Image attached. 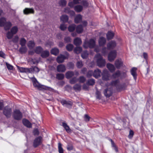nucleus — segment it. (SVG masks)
<instances>
[{
  "mask_svg": "<svg viewBox=\"0 0 153 153\" xmlns=\"http://www.w3.org/2000/svg\"><path fill=\"white\" fill-rule=\"evenodd\" d=\"M12 26L10 22H7L6 19L4 17H2L0 19V26H4V29L6 30H9Z\"/></svg>",
  "mask_w": 153,
  "mask_h": 153,
  "instance_id": "nucleus-1",
  "label": "nucleus"
},
{
  "mask_svg": "<svg viewBox=\"0 0 153 153\" xmlns=\"http://www.w3.org/2000/svg\"><path fill=\"white\" fill-rule=\"evenodd\" d=\"M95 58L97 60V64L98 66L101 67L105 65V60L102 59V56L100 54H97L95 56Z\"/></svg>",
  "mask_w": 153,
  "mask_h": 153,
  "instance_id": "nucleus-2",
  "label": "nucleus"
},
{
  "mask_svg": "<svg viewBox=\"0 0 153 153\" xmlns=\"http://www.w3.org/2000/svg\"><path fill=\"white\" fill-rule=\"evenodd\" d=\"M95 44V41L93 39H91L88 42L85 40L83 46L85 48L88 47L91 48L94 46Z\"/></svg>",
  "mask_w": 153,
  "mask_h": 153,
  "instance_id": "nucleus-3",
  "label": "nucleus"
},
{
  "mask_svg": "<svg viewBox=\"0 0 153 153\" xmlns=\"http://www.w3.org/2000/svg\"><path fill=\"white\" fill-rule=\"evenodd\" d=\"M18 31V28L16 26L13 27L11 29L10 32H8L7 34V37L9 39H11L13 35L16 33Z\"/></svg>",
  "mask_w": 153,
  "mask_h": 153,
  "instance_id": "nucleus-4",
  "label": "nucleus"
},
{
  "mask_svg": "<svg viewBox=\"0 0 153 153\" xmlns=\"http://www.w3.org/2000/svg\"><path fill=\"white\" fill-rule=\"evenodd\" d=\"M65 56L62 54H60L57 58L56 61L58 63H60L63 62L65 59L67 58L68 56V53L66 52Z\"/></svg>",
  "mask_w": 153,
  "mask_h": 153,
  "instance_id": "nucleus-5",
  "label": "nucleus"
},
{
  "mask_svg": "<svg viewBox=\"0 0 153 153\" xmlns=\"http://www.w3.org/2000/svg\"><path fill=\"white\" fill-rule=\"evenodd\" d=\"M117 52L116 51H113L110 52L108 56V60L110 62L113 61L116 57Z\"/></svg>",
  "mask_w": 153,
  "mask_h": 153,
  "instance_id": "nucleus-6",
  "label": "nucleus"
},
{
  "mask_svg": "<svg viewBox=\"0 0 153 153\" xmlns=\"http://www.w3.org/2000/svg\"><path fill=\"white\" fill-rule=\"evenodd\" d=\"M117 52L116 51H113L110 52L108 56V60L110 62L113 61L116 57Z\"/></svg>",
  "mask_w": 153,
  "mask_h": 153,
  "instance_id": "nucleus-7",
  "label": "nucleus"
},
{
  "mask_svg": "<svg viewBox=\"0 0 153 153\" xmlns=\"http://www.w3.org/2000/svg\"><path fill=\"white\" fill-rule=\"evenodd\" d=\"M61 102L62 105L68 108L71 107L73 105L72 102L68 100L62 99L61 100Z\"/></svg>",
  "mask_w": 153,
  "mask_h": 153,
  "instance_id": "nucleus-8",
  "label": "nucleus"
},
{
  "mask_svg": "<svg viewBox=\"0 0 153 153\" xmlns=\"http://www.w3.org/2000/svg\"><path fill=\"white\" fill-rule=\"evenodd\" d=\"M13 117L15 119L17 120L21 119L22 117V113L18 110H16L14 111Z\"/></svg>",
  "mask_w": 153,
  "mask_h": 153,
  "instance_id": "nucleus-9",
  "label": "nucleus"
},
{
  "mask_svg": "<svg viewBox=\"0 0 153 153\" xmlns=\"http://www.w3.org/2000/svg\"><path fill=\"white\" fill-rule=\"evenodd\" d=\"M111 78L110 75L108 71L106 70H104L103 71L102 79L104 80H108Z\"/></svg>",
  "mask_w": 153,
  "mask_h": 153,
  "instance_id": "nucleus-10",
  "label": "nucleus"
},
{
  "mask_svg": "<svg viewBox=\"0 0 153 153\" xmlns=\"http://www.w3.org/2000/svg\"><path fill=\"white\" fill-rule=\"evenodd\" d=\"M116 46L115 42L111 41L108 42L107 45V48L108 50H111L114 48Z\"/></svg>",
  "mask_w": 153,
  "mask_h": 153,
  "instance_id": "nucleus-11",
  "label": "nucleus"
},
{
  "mask_svg": "<svg viewBox=\"0 0 153 153\" xmlns=\"http://www.w3.org/2000/svg\"><path fill=\"white\" fill-rule=\"evenodd\" d=\"M11 111V109L6 106L5 107L4 109L3 113L7 117H9L10 116Z\"/></svg>",
  "mask_w": 153,
  "mask_h": 153,
  "instance_id": "nucleus-12",
  "label": "nucleus"
},
{
  "mask_svg": "<svg viewBox=\"0 0 153 153\" xmlns=\"http://www.w3.org/2000/svg\"><path fill=\"white\" fill-rule=\"evenodd\" d=\"M114 65L117 69H120L123 65V62L121 59H117L115 61Z\"/></svg>",
  "mask_w": 153,
  "mask_h": 153,
  "instance_id": "nucleus-13",
  "label": "nucleus"
},
{
  "mask_svg": "<svg viewBox=\"0 0 153 153\" xmlns=\"http://www.w3.org/2000/svg\"><path fill=\"white\" fill-rule=\"evenodd\" d=\"M42 143V137H40L36 138L34 140L33 146L35 147H36L41 144Z\"/></svg>",
  "mask_w": 153,
  "mask_h": 153,
  "instance_id": "nucleus-14",
  "label": "nucleus"
},
{
  "mask_svg": "<svg viewBox=\"0 0 153 153\" xmlns=\"http://www.w3.org/2000/svg\"><path fill=\"white\" fill-rule=\"evenodd\" d=\"M112 92V88H108L105 89L104 91V95L106 97H109L111 95Z\"/></svg>",
  "mask_w": 153,
  "mask_h": 153,
  "instance_id": "nucleus-15",
  "label": "nucleus"
},
{
  "mask_svg": "<svg viewBox=\"0 0 153 153\" xmlns=\"http://www.w3.org/2000/svg\"><path fill=\"white\" fill-rule=\"evenodd\" d=\"M32 81L33 82V85L35 87L39 89L41 88V85L39 84L35 78H33Z\"/></svg>",
  "mask_w": 153,
  "mask_h": 153,
  "instance_id": "nucleus-16",
  "label": "nucleus"
},
{
  "mask_svg": "<svg viewBox=\"0 0 153 153\" xmlns=\"http://www.w3.org/2000/svg\"><path fill=\"white\" fill-rule=\"evenodd\" d=\"M57 71L59 72H64L66 70V68L64 65L61 64L58 65L57 67Z\"/></svg>",
  "mask_w": 153,
  "mask_h": 153,
  "instance_id": "nucleus-17",
  "label": "nucleus"
},
{
  "mask_svg": "<svg viewBox=\"0 0 153 153\" xmlns=\"http://www.w3.org/2000/svg\"><path fill=\"white\" fill-rule=\"evenodd\" d=\"M17 68L21 72L29 73L30 71L29 68L21 67L18 66H17Z\"/></svg>",
  "mask_w": 153,
  "mask_h": 153,
  "instance_id": "nucleus-18",
  "label": "nucleus"
},
{
  "mask_svg": "<svg viewBox=\"0 0 153 153\" xmlns=\"http://www.w3.org/2000/svg\"><path fill=\"white\" fill-rule=\"evenodd\" d=\"M101 73V71L99 69H97L94 71L93 76L95 78H98L100 76Z\"/></svg>",
  "mask_w": 153,
  "mask_h": 153,
  "instance_id": "nucleus-19",
  "label": "nucleus"
},
{
  "mask_svg": "<svg viewBox=\"0 0 153 153\" xmlns=\"http://www.w3.org/2000/svg\"><path fill=\"white\" fill-rule=\"evenodd\" d=\"M106 42V39L103 37H100L99 40V45L100 46H102L105 45Z\"/></svg>",
  "mask_w": 153,
  "mask_h": 153,
  "instance_id": "nucleus-20",
  "label": "nucleus"
},
{
  "mask_svg": "<svg viewBox=\"0 0 153 153\" xmlns=\"http://www.w3.org/2000/svg\"><path fill=\"white\" fill-rule=\"evenodd\" d=\"M23 12L25 14H28L30 13H33L34 10L32 8H26L24 10Z\"/></svg>",
  "mask_w": 153,
  "mask_h": 153,
  "instance_id": "nucleus-21",
  "label": "nucleus"
},
{
  "mask_svg": "<svg viewBox=\"0 0 153 153\" xmlns=\"http://www.w3.org/2000/svg\"><path fill=\"white\" fill-rule=\"evenodd\" d=\"M29 69L30 71L29 73H36L38 72L39 71V68L36 66L32 67Z\"/></svg>",
  "mask_w": 153,
  "mask_h": 153,
  "instance_id": "nucleus-22",
  "label": "nucleus"
},
{
  "mask_svg": "<svg viewBox=\"0 0 153 153\" xmlns=\"http://www.w3.org/2000/svg\"><path fill=\"white\" fill-rule=\"evenodd\" d=\"M107 67L108 69L112 72H114L115 69L114 66L111 63H108L107 65Z\"/></svg>",
  "mask_w": 153,
  "mask_h": 153,
  "instance_id": "nucleus-23",
  "label": "nucleus"
},
{
  "mask_svg": "<svg viewBox=\"0 0 153 153\" xmlns=\"http://www.w3.org/2000/svg\"><path fill=\"white\" fill-rule=\"evenodd\" d=\"M49 54V52L48 51H42L41 53V56L42 58H45L48 56Z\"/></svg>",
  "mask_w": 153,
  "mask_h": 153,
  "instance_id": "nucleus-24",
  "label": "nucleus"
},
{
  "mask_svg": "<svg viewBox=\"0 0 153 153\" xmlns=\"http://www.w3.org/2000/svg\"><path fill=\"white\" fill-rule=\"evenodd\" d=\"M82 42L80 38H76L74 40V44L76 46H78L81 45Z\"/></svg>",
  "mask_w": 153,
  "mask_h": 153,
  "instance_id": "nucleus-25",
  "label": "nucleus"
},
{
  "mask_svg": "<svg viewBox=\"0 0 153 153\" xmlns=\"http://www.w3.org/2000/svg\"><path fill=\"white\" fill-rule=\"evenodd\" d=\"M64 12L66 13H69L71 16H74L75 14L74 11L70 10V9L68 7L65 8Z\"/></svg>",
  "mask_w": 153,
  "mask_h": 153,
  "instance_id": "nucleus-26",
  "label": "nucleus"
},
{
  "mask_svg": "<svg viewBox=\"0 0 153 153\" xmlns=\"http://www.w3.org/2000/svg\"><path fill=\"white\" fill-rule=\"evenodd\" d=\"M22 122L24 125L26 127L28 128H30L31 127V124L28 120L24 119L22 120Z\"/></svg>",
  "mask_w": 153,
  "mask_h": 153,
  "instance_id": "nucleus-27",
  "label": "nucleus"
},
{
  "mask_svg": "<svg viewBox=\"0 0 153 153\" xmlns=\"http://www.w3.org/2000/svg\"><path fill=\"white\" fill-rule=\"evenodd\" d=\"M82 16L80 15H77L75 18L74 21L76 23L80 22L82 20Z\"/></svg>",
  "mask_w": 153,
  "mask_h": 153,
  "instance_id": "nucleus-28",
  "label": "nucleus"
},
{
  "mask_svg": "<svg viewBox=\"0 0 153 153\" xmlns=\"http://www.w3.org/2000/svg\"><path fill=\"white\" fill-rule=\"evenodd\" d=\"M62 126L68 133H70L71 132V130L66 123H62Z\"/></svg>",
  "mask_w": 153,
  "mask_h": 153,
  "instance_id": "nucleus-29",
  "label": "nucleus"
},
{
  "mask_svg": "<svg viewBox=\"0 0 153 153\" xmlns=\"http://www.w3.org/2000/svg\"><path fill=\"white\" fill-rule=\"evenodd\" d=\"M74 75V73L71 71H69L66 72L65 74L66 77L68 79L72 77Z\"/></svg>",
  "mask_w": 153,
  "mask_h": 153,
  "instance_id": "nucleus-30",
  "label": "nucleus"
},
{
  "mask_svg": "<svg viewBox=\"0 0 153 153\" xmlns=\"http://www.w3.org/2000/svg\"><path fill=\"white\" fill-rule=\"evenodd\" d=\"M59 50L57 48H54L52 49L51 51V53L55 56L57 55L59 53Z\"/></svg>",
  "mask_w": 153,
  "mask_h": 153,
  "instance_id": "nucleus-31",
  "label": "nucleus"
},
{
  "mask_svg": "<svg viewBox=\"0 0 153 153\" xmlns=\"http://www.w3.org/2000/svg\"><path fill=\"white\" fill-rule=\"evenodd\" d=\"M68 19V17L66 15H63L60 17L61 21L64 23L67 22Z\"/></svg>",
  "mask_w": 153,
  "mask_h": 153,
  "instance_id": "nucleus-32",
  "label": "nucleus"
},
{
  "mask_svg": "<svg viewBox=\"0 0 153 153\" xmlns=\"http://www.w3.org/2000/svg\"><path fill=\"white\" fill-rule=\"evenodd\" d=\"M82 9V7L80 5H77L74 7L75 10L77 12H79L81 11Z\"/></svg>",
  "mask_w": 153,
  "mask_h": 153,
  "instance_id": "nucleus-33",
  "label": "nucleus"
},
{
  "mask_svg": "<svg viewBox=\"0 0 153 153\" xmlns=\"http://www.w3.org/2000/svg\"><path fill=\"white\" fill-rule=\"evenodd\" d=\"M35 44L34 42L32 41H29L28 44L27 46L30 49H32L35 46Z\"/></svg>",
  "mask_w": 153,
  "mask_h": 153,
  "instance_id": "nucleus-34",
  "label": "nucleus"
},
{
  "mask_svg": "<svg viewBox=\"0 0 153 153\" xmlns=\"http://www.w3.org/2000/svg\"><path fill=\"white\" fill-rule=\"evenodd\" d=\"M136 70L137 68H133L131 70V74L133 76L134 78L136 79Z\"/></svg>",
  "mask_w": 153,
  "mask_h": 153,
  "instance_id": "nucleus-35",
  "label": "nucleus"
},
{
  "mask_svg": "<svg viewBox=\"0 0 153 153\" xmlns=\"http://www.w3.org/2000/svg\"><path fill=\"white\" fill-rule=\"evenodd\" d=\"M108 39L109 40L113 38L114 36V33L111 31H108L106 35Z\"/></svg>",
  "mask_w": 153,
  "mask_h": 153,
  "instance_id": "nucleus-36",
  "label": "nucleus"
},
{
  "mask_svg": "<svg viewBox=\"0 0 153 153\" xmlns=\"http://www.w3.org/2000/svg\"><path fill=\"white\" fill-rule=\"evenodd\" d=\"M121 76V73L119 71H117L115 73L113 74L112 77L113 78H116L119 77Z\"/></svg>",
  "mask_w": 153,
  "mask_h": 153,
  "instance_id": "nucleus-37",
  "label": "nucleus"
},
{
  "mask_svg": "<svg viewBox=\"0 0 153 153\" xmlns=\"http://www.w3.org/2000/svg\"><path fill=\"white\" fill-rule=\"evenodd\" d=\"M43 49L42 47L40 46L36 47L35 50V52L38 54L41 53Z\"/></svg>",
  "mask_w": 153,
  "mask_h": 153,
  "instance_id": "nucleus-38",
  "label": "nucleus"
},
{
  "mask_svg": "<svg viewBox=\"0 0 153 153\" xmlns=\"http://www.w3.org/2000/svg\"><path fill=\"white\" fill-rule=\"evenodd\" d=\"M76 31L78 33H80L83 31L82 27L81 25L78 26L76 28Z\"/></svg>",
  "mask_w": 153,
  "mask_h": 153,
  "instance_id": "nucleus-39",
  "label": "nucleus"
},
{
  "mask_svg": "<svg viewBox=\"0 0 153 153\" xmlns=\"http://www.w3.org/2000/svg\"><path fill=\"white\" fill-rule=\"evenodd\" d=\"M27 48L26 47H25L24 46H21V47L19 49V52L22 53H25L26 52H27Z\"/></svg>",
  "mask_w": 153,
  "mask_h": 153,
  "instance_id": "nucleus-40",
  "label": "nucleus"
},
{
  "mask_svg": "<svg viewBox=\"0 0 153 153\" xmlns=\"http://www.w3.org/2000/svg\"><path fill=\"white\" fill-rule=\"evenodd\" d=\"M95 83V80L94 79H90L88 80L87 84L88 85H94Z\"/></svg>",
  "mask_w": 153,
  "mask_h": 153,
  "instance_id": "nucleus-41",
  "label": "nucleus"
},
{
  "mask_svg": "<svg viewBox=\"0 0 153 153\" xmlns=\"http://www.w3.org/2000/svg\"><path fill=\"white\" fill-rule=\"evenodd\" d=\"M76 25L74 24H73L70 25L68 27V30L70 32H72L75 29Z\"/></svg>",
  "mask_w": 153,
  "mask_h": 153,
  "instance_id": "nucleus-42",
  "label": "nucleus"
},
{
  "mask_svg": "<svg viewBox=\"0 0 153 153\" xmlns=\"http://www.w3.org/2000/svg\"><path fill=\"white\" fill-rule=\"evenodd\" d=\"M74 89L76 91H79L81 90V86L80 84H76L73 87Z\"/></svg>",
  "mask_w": 153,
  "mask_h": 153,
  "instance_id": "nucleus-43",
  "label": "nucleus"
},
{
  "mask_svg": "<svg viewBox=\"0 0 153 153\" xmlns=\"http://www.w3.org/2000/svg\"><path fill=\"white\" fill-rule=\"evenodd\" d=\"M82 51V48L80 47H77L74 50V52L76 53H79Z\"/></svg>",
  "mask_w": 153,
  "mask_h": 153,
  "instance_id": "nucleus-44",
  "label": "nucleus"
},
{
  "mask_svg": "<svg viewBox=\"0 0 153 153\" xmlns=\"http://www.w3.org/2000/svg\"><path fill=\"white\" fill-rule=\"evenodd\" d=\"M64 77V75L62 74H56V78L59 80H62L63 79Z\"/></svg>",
  "mask_w": 153,
  "mask_h": 153,
  "instance_id": "nucleus-45",
  "label": "nucleus"
},
{
  "mask_svg": "<svg viewBox=\"0 0 153 153\" xmlns=\"http://www.w3.org/2000/svg\"><path fill=\"white\" fill-rule=\"evenodd\" d=\"M58 149L59 153H63V149L62 147V145L60 143L58 144Z\"/></svg>",
  "mask_w": 153,
  "mask_h": 153,
  "instance_id": "nucleus-46",
  "label": "nucleus"
},
{
  "mask_svg": "<svg viewBox=\"0 0 153 153\" xmlns=\"http://www.w3.org/2000/svg\"><path fill=\"white\" fill-rule=\"evenodd\" d=\"M73 47V45L71 44H69L66 46L67 50L69 51H71L72 50Z\"/></svg>",
  "mask_w": 153,
  "mask_h": 153,
  "instance_id": "nucleus-47",
  "label": "nucleus"
},
{
  "mask_svg": "<svg viewBox=\"0 0 153 153\" xmlns=\"http://www.w3.org/2000/svg\"><path fill=\"white\" fill-rule=\"evenodd\" d=\"M26 43V40L23 38H22L20 40V44L21 46H25Z\"/></svg>",
  "mask_w": 153,
  "mask_h": 153,
  "instance_id": "nucleus-48",
  "label": "nucleus"
},
{
  "mask_svg": "<svg viewBox=\"0 0 153 153\" xmlns=\"http://www.w3.org/2000/svg\"><path fill=\"white\" fill-rule=\"evenodd\" d=\"M80 3L85 7H87L88 5V3L85 0L82 1Z\"/></svg>",
  "mask_w": 153,
  "mask_h": 153,
  "instance_id": "nucleus-49",
  "label": "nucleus"
},
{
  "mask_svg": "<svg viewBox=\"0 0 153 153\" xmlns=\"http://www.w3.org/2000/svg\"><path fill=\"white\" fill-rule=\"evenodd\" d=\"M88 53L87 51L83 52L81 54V56L83 59L86 58L88 56Z\"/></svg>",
  "mask_w": 153,
  "mask_h": 153,
  "instance_id": "nucleus-50",
  "label": "nucleus"
},
{
  "mask_svg": "<svg viewBox=\"0 0 153 153\" xmlns=\"http://www.w3.org/2000/svg\"><path fill=\"white\" fill-rule=\"evenodd\" d=\"M59 4L61 6H65L66 4V1L65 0H61L59 1Z\"/></svg>",
  "mask_w": 153,
  "mask_h": 153,
  "instance_id": "nucleus-51",
  "label": "nucleus"
},
{
  "mask_svg": "<svg viewBox=\"0 0 153 153\" xmlns=\"http://www.w3.org/2000/svg\"><path fill=\"white\" fill-rule=\"evenodd\" d=\"M6 65L7 68L9 70H12L13 69V67L10 64L6 63Z\"/></svg>",
  "mask_w": 153,
  "mask_h": 153,
  "instance_id": "nucleus-52",
  "label": "nucleus"
},
{
  "mask_svg": "<svg viewBox=\"0 0 153 153\" xmlns=\"http://www.w3.org/2000/svg\"><path fill=\"white\" fill-rule=\"evenodd\" d=\"M77 81V79L76 77H74L71 79L70 81V82L71 84H74Z\"/></svg>",
  "mask_w": 153,
  "mask_h": 153,
  "instance_id": "nucleus-53",
  "label": "nucleus"
},
{
  "mask_svg": "<svg viewBox=\"0 0 153 153\" xmlns=\"http://www.w3.org/2000/svg\"><path fill=\"white\" fill-rule=\"evenodd\" d=\"M85 78L83 76H80L79 79V82L81 83H83L85 81Z\"/></svg>",
  "mask_w": 153,
  "mask_h": 153,
  "instance_id": "nucleus-54",
  "label": "nucleus"
},
{
  "mask_svg": "<svg viewBox=\"0 0 153 153\" xmlns=\"http://www.w3.org/2000/svg\"><path fill=\"white\" fill-rule=\"evenodd\" d=\"M96 97L97 99H100L101 97L100 92L97 90L96 92Z\"/></svg>",
  "mask_w": 153,
  "mask_h": 153,
  "instance_id": "nucleus-55",
  "label": "nucleus"
},
{
  "mask_svg": "<svg viewBox=\"0 0 153 153\" xmlns=\"http://www.w3.org/2000/svg\"><path fill=\"white\" fill-rule=\"evenodd\" d=\"M110 140L111 141L112 147H114V149L115 150V151L116 152H117L118 151V149L117 148L115 145L114 143L111 139Z\"/></svg>",
  "mask_w": 153,
  "mask_h": 153,
  "instance_id": "nucleus-56",
  "label": "nucleus"
},
{
  "mask_svg": "<svg viewBox=\"0 0 153 153\" xmlns=\"http://www.w3.org/2000/svg\"><path fill=\"white\" fill-rule=\"evenodd\" d=\"M67 28V26L64 24H61L60 27V28L62 30H65Z\"/></svg>",
  "mask_w": 153,
  "mask_h": 153,
  "instance_id": "nucleus-57",
  "label": "nucleus"
},
{
  "mask_svg": "<svg viewBox=\"0 0 153 153\" xmlns=\"http://www.w3.org/2000/svg\"><path fill=\"white\" fill-rule=\"evenodd\" d=\"M75 4L74 1L73 2L72 1H70L68 3V5L71 8H73L74 7V6L75 4Z\"/></svg>",
  "mask_w": 153,
  "mask_h": 153,
  "instance_id": "nucleus-58",
  "label": "nucleus"
},
{
  "mask_svg": "<svg viewBox=\"0 0 153 153\" xmlns=\"http://www.w3.org/2000/svg\"><path fill=\"white\" fill-rule=\"evenodd\" d=\"M83 66V64L82 62H78L77 63L76 66L79 68H81Z\"/></svg>",
  "mask_w": 153,
  "mask_h": 153,
  "instance_id": "nucleus-59",
  "label": "nucleus"
},
{
  "mask_svg": "<svg viewBox=\"0 0 153 153\" xmlns=\"http://www.w3.org/2000/svg\"><path fill=\"white\" fill-rule=\"evenodd\" d=\"M119 82L118 80H117L112 82L111 84L112 85L116 86Z\"/></svg>",
  "mask_w": 153,
  "mask_h": 153,
  "instance_id": "nucleus-60",
  "label": "nucleus"
},
{
  "mask_svg": "<svg viewBox=\"0 0 153 153\" xmlns=\"http://www.w3.org/2000/svg\"><path fill=\"white\" fill-rule=\"evenodd\" d=\"M133 135V131H132L130 130L129 131V134L128 136V138H131L132 137Z\"/></svg>",
  "mask_w": 153,
  "mask_h": 153,
  "instance_id": "nucleus-61",
  "label": "nucleus"
},
{
  "mask_svg": "<svg viewBox=\"0 0 153 153\" xmlns=\"http://www.w3.org/2000/svg\"><path fill=\"white\" fill-rule=\"evenodd\" d=\"M94 73L93 71H88L87 74V76L88 77H90L92 76L93 75Z\"/></svg>",
  "mask_w": 153,
  "mask_h": 153,
  "instance_id": "nucleus-62",
  "label": "nucleus"
},
{
  "mask_svg": "<svg viewBox=\"0 0 153 153\" xmlns=\"http://www.w3.org/2000/svg\"><path fill=\"white\" fill-rule=\"evenodd\" d=\"M65 41L66 42H71V39L69 37H66L64 39Z\"/></svg>",
  "mask_w": 153,
  "mask_h": 153,
  "instance_id": "nucleus-63",
  "label": "nucleus"
},
{
  "mask_svg": "<svg viewBox=\"0 0 153 153\" xmlns=\"http://www.w3.org/2000/svg\"><path fill=\"white\" fill-rule=\"evenodd\" d=\"M85 120L86 121H88L89 120L90 117L87 115L85 114L84 116Z\"/></svg>",
  "mask_w": 153,
  "mask_h": 153,
  "instance_id": "nucleus-64",
  "label": "nucleus"
}]
</instances>
